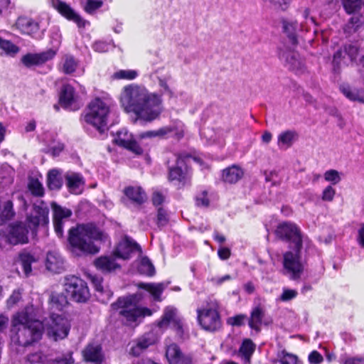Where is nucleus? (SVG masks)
<instances>
[{
    "mask_svg": "<svg viewBox=\"0 0 364 364\" xmlns=\"http://www.w3.org/2000/svg\"><path fill=\"white\" fill-rule=\"evenodd\" d=\"M45 330L44 324L36 318L31 308H25L18 312L12 319V331L16 332V343L27 347L38 342Z\"/></svg>",
    "mask_w": 364,
    "mask_h": 364,
    "instance_id": "f257e3e1",
    "label": "nucleus"
},
{
    "mask_svg": "<svg viewBox=\"0 0 364 364\" xmlns=\"http://www.w3.org/2000/svg\"><path fill=\"white\" fill-rule=\"evenodd\" d=\"M104 232L95 223L77 224L68 230V242L73 250H79L85 255H95L100 247L94 241H102Z\"/></svg>",
    "mask_w": 364,
    "mask_h": 364,
    "instance_id": "f03ea898",
    "label": "nucleus"
},
{
    "mask_svg": "<svg viewBox=\"0 0 364 364\" xmlns=\"http://www.w3.org/2000/svg\"><path fill=\"white\" fill-rule=\"evenodd\" d=\"M111 308L113 311H119V316L126 326H138L143 318L153 314L151 309L137 305L134 295L119 296L111 304Z\"/></svg>",
    "mask_w": 364,
    "mask_h": 364,
    "instance_id": "7ed1b4c3",
    "label": "nucleus"
},
{
    "mask_svg": "<svg viewBox=\"0 0 364 364\" xmlns=\"http://www.w3.org/2000/svg\"><path fill=\"white\" fill-rule=\"evenodd\" d=\"M111 109L108 102L96 97L86 106L81 119L95 127L99 133L104 134L108 129V118Z\"/></svg>",
    "mask_w": 364,
    "mask_h": 364,
    "instance_id": "20e7f679",
    "label": "nucleus"
},
{
    "mask_svg": "<svg viewBox=\"0 0 364 364\" xmlns=\"http://www.w3.org/2000/svg\"><path fill=\"white\" fill-rule=\"evenodd\" d=\"M175 164L167 167V181L178 187L183 188L191 183L193 170L189 164L192 154L187 151L174 154Z\"/></svg>",
    "mask_w": 364,
    "mask_h": 364,
    "instance_id": "39448f33",
    "label": "nucleus"
},
{
    "mask_svg": "<svg viewBox=\"0 0 364 364\" xmlns=\"http://www.w3.org/2000/svg\"><path fill=\"white\" fill-rule=\"evenodd\" d=\"M199 325L207 331H215L221 327V319L216 302H207L205 306L197 309Z\"/></svg>",
    "mask_w": 364,
    "mask_h": 364,
    "instance_id": "423d86ee",
    "label": "nucleus"
},
{
    "mask_svg": "<svg viewBox=\"0 0 364 364\" xmlns=\"http://www.w3.org/2000/svg\"><path fill=\"white\" fill-rule=\"evenodd\" d=\"M150 96L139 86L127 85L121 94V103L124 110L134 113Z\"/></svg>",
    "mask_w": 364,
    "mask_h": 364,
    "instance_id": "0eeeda50",
    "label": "nucleus"
},
{
    "mask_svg": "<svg viewBox=\"0 0 364 364\" xmlns=\"http://www.w3.org/2000/svg\"><path fill=\"white\" fill-rule=\"evenodd\" d=\"M28 234L29 231L26 223L15 221L7 225L1 235L7 245L17 246L29 242Z\"/></svg>",
    "mask_w": 364,
    "mask_h": 364,
    "instance_id": "6e6552de",
    "label": "nucleus"
},
{
    "mask_svg": "<svg viewBox=\"0 0 364 364\" xmlns=\"http://www.w3.org/2000/svg\"><path fill=\"white\" fill-rule=\"evenodd\" d=\"M64 288L70 298L77 303H85L90 296L87 282L75 275L65 277Z\"/></svg>",
    "mask_w": 364,
    "mask_h": 364,
    "instance_id": "1a4fd4ad",
    "label": "nucleus"
},
{
    "mask_svg": "<svg viewBox=\"0 0 364 364\" xmlns=\"http://www.w3.org/2000/svg\"><path fill=\"white\" fill-rule=\"evenodd\" d=\"M162 112L160 102L149 97L145 102L134 112L136 116L134 122L141 120L144 122H152L159 118Z\"/></svg>",
    "mask_w": 364,
    "mask_h": 364,
    "instance_id": "9d476101",
    "label": "nucleus"
},
{
    "mask_svg": "<svg viewBox=\"0 0 364 364\" xmlns=\"http://www.w3.org/2000/svg\"><path fill=\"white\" fill-rule=\"evenodd\" d=\"M301 249L294 247V252L288 251L284 254L283 266L284 274L293 280L299 279L304 270L303 264L300 260Z\"/></svg>",
    "mask_w": 364,
    "mask_h": 364,
    "instance_id": "9b49d317",
    "label": "nucleus"
},
{
    "mask_svg": "<svg viewBox=\"0 0 364 364\" xmlns=\"http://www.w3.org/2000/svg\"><path fill=\"white\" fill-rule=\"evenodd\" d=\"M70 323L69 321L58 314H53L50 316V322L47 328L48 336L54 341L65 338L70 332Z\"/></svg>",
    "mask_w": 364,
    "mask_h": 364,
    "instance_id": "f8f14e48",
    "label": "nucleus"
},
{
    "mask_svg": "<svg viewBox=\"0 0 364 364\" xmlns=\"http://www.w3.org/2000/svg\"><path fill=\"white\" fill-rule=\"evenodd\" d=\"M275 234L282 240L290 242L296 248L302 247V238L299 228L293 223L285 222L279 224Z\"/></svg>",
    "mask_w": 364,
    "mask_h": 364,
    "instance_id": "ddd939ff",
    "label": "nucleus"
},
{
    "mask_svg": "<svg viewBox=\"0 0 364 364\" xmlns=\"http://www.w3.org/2000/svg\"><path fill=\"white\" fill-rule=\"evenodd\" d=\"M52 7L69 21L74 22L79 28H84L87 21L77 13L70 5L62 0H50Z\"/></svg>",
    "mask_w": 364,
    "mask_h": 364,
    "instance_id": "4468645a",
    "label": "nucleus"
},
{
    "mask_svg": "<svg viewBox=\"0 0 364 364\" xmlns=\"http://www.w3.org/2000/svg\"><path fill=\"white\" fill-rule=\"evenodd\" d=\"M33 208L35 215H28L26 223L28 231L31 230L32 235H37L39 225L41 224L43 226H47L49 223V209L38 205H34Z\"/></svg>",
    "mask_w": 364,
    "mask_h": 364,
    "instance_id": "2eb2a0df",
    "label": "nucleus"
},
{
    "mask_svg": "<svg viewBox=\"0 0 364 364\" xmlns=\"http://www.w3.org/2000/svg\"><path fill=\"white\" fill-rule=\"evenodd\" d=\"M77 100L78 95L74 87L68 83L63 84L58 96V104L61 107L65 110L77 111L80 107Z\"/></svg>",
    "mask_w": 364,
    "mask_h": 364,
    "instance_id": "dca6fc26",
    "label": "nucleus"
},
{
    "mask_svg": "<svg viewBox=\"0 0 364 364\" xmlns=\"http://www.w3.org/2000/svg\"><path fill=\"white\" fill-rule=\"evenodd\" d=\"M50 207L53 211V223L55 232L59 237H62L63 236V220L68 219L72 216V210L61 206L55 201L51 202Z\"/></svg>",
    "mask_w": 364,
    "mask_h": 364,
    "instance_id": "f3484780",
    "label": "nucleus"
},
{
    "mask_svg": "<svg viewBox=\"0 0 364 364\" xmlns=\"http://www.w3.org/2000/svg\"><path fill=\"white\" fill-rule=\"evenodd\" d=\"M55 55L56 51L52 48L38 53H28L21 58V62L26 68H31L46 63L54 58Z\"/></svg>",
    "mask_w": 364,
    "mask_h": 364,
    "instance_id": "a211bd4d",
    "label": "nucleus"
},
{
    "mask_svg": "<svg viewBox=\"0 0 364 364\" xmlns=\"http://www.w3.org/2000/svg\"><path fill=\"white\" fill-rule=\"evenodd\" d=\"M166 357L168 364H193L192 355L183 353L180 347L174 343L167 346Z\"/></svg>",
    "mask_w": 364,
    "mask_h": 364,
    "instance_id": "6ab92c4d",
    "label": "nucleus"
},
{
    "mask_svg": "<svg viewBox=\"0 0 364 364\" xmlns=\"http://www.w3.org/2000/svg\"><path fill=\"white\" fill-rule=\"evenodd\" d=\"M83 360L94 364H102L105 360V355L101 344L89 343L82 350Z\"/></svg>",
    "mask_w": 364,
    "mask_h": 364,
    "instance_id": "aec40b11",
    "label": "nucleus"
},
{
    "mask_svg": "<svg viewBox=\"0 0 364 364\" xmlns=\"http://www.w3.org/2000/svg\"><path fill=\"white\" fill-rule=\"evenodd\" d=\"M124 196L132 205L142 206L148 200L147 194L140 186H128L123 190Z\"/></svg>",
    "mask_w": 364,
    "mask_h": 364,
    "instance_id": "412c9836",
    "label": "nucleus"
},
{
    "mask_svg": "<svg viewBox=\"0 0 364 364\" xmlns=\"http://www.w3.org/2000/svg\"><path fill=\"white\" fill-rule=\"evenodd\" d=\"M16 26L22 34L36 39L41 38L39 23L31 18L18 17L16 22Z\"/></svg>",
    "mask_w": 364,
    "mask_h": 364,
    "instance_id": "4be33fe9",
    "label": "nucleus"
},
{
    "mask_svg": "<svg viewBox=\"0 0 364 364\" xmlns=\"http://www.w3.org/2000/svg\"><path fill=\"white\" fill-rule=\"evenodd\" d=\"M135 252H141L140 245L134 240L127 237L123 242L117 245L113 254L116 257L128 259L131 255Z\"/></svg>",
    "mask_w": 364,
    "mask_h": 364,
    "instance_id": "5701e85b",
    "label": "nucleus"
},
{
    "mask_svg": "<svg viewBox=\"0 0 364 364\" xmlns=\"http://www.w3.org/2000/svg\"><path fill=\"white\" fill-rule=\"evenodd\" d=\"M168 284L169 282L166 284L164 282L156 284L140 282L137 284V287L139 289L148 291L152 296L154 301L161 302L162 301L161 295Z\"/></svg>",
    "mask_w": 364,
    "mask_h": 364,
    "instance_id": "b1692460",
    "label": "nucleus"
},
{
    "mask_svg": "<svg viewBox=\"0 0 364 364\" xmlns=\"http://www.w3.org/2000/svg\"><path fill=\"white\" fill-rule=\"evenodd\" d=\"M94 265L97 270L104 274L111 273L121 267L114 258L108 256H100L96 258L94 261Z\"/></svg>",
    "mask_w": 364,
    "mask_h": 364,
    "instance_id": "393cba45",
    "label": "nucleus"
},
{
    "mask_svg": "<svg viewBox=\"0 0 364 364\" xmlns=\"http://www.w3.org/2000/svg\"><path fill=\"white\" fill-rule=\"evenodd\" d=\"M46 265L49 271L56 274L61 273L65 269L63 259L55 252H48Z\"/></svg>",
    "mask_w": 364,
    "mask_h": 364,
    "instance_id": "a878e982",
    "label": "nucleus"
},
{
    "mask_svg": "<svg viewBox=\"0 0 364 364\" xmlns=\"http://www.w3.org/2000/svg\"><path fill=\"white\" fill-rule=\"evenodd\" d=\"M66 187L72 194L80 193V187L85 183L84 178L79 173H71L65 175Z\"/></svg>",
    "mask_w": 364,
    "mask_h": 364,
    "instance_id": "bb28decb",
    "label": "nucleus"
},
{
    "mask_svg": "<svg viewBox=\"0 0 364 364\" xmlns=\"http://www.w3.org/2000/svg\"><path fill=\"white\" fill-rule=\"evenodd\" d=\"M154 341L149 334H145L135 341V344L129 349V354L139 357L150 346L154 344Z\"/></svg>",
    "mask_w": 364,
    "mask_h": 364,
    "instance_id": "cd10ccee",
    "label": "nucleus"
},
{
    "mask_svg": "<svg viewBox=\"0 0 364 364\" xmlns=\"http://www.w3.org/2000/svg\"><path fill=\"white\" fill-rule=\"evenodd\" d=\"M63 185L61 171L53 168L50 170L46 176V186L50 191H60Z\"/></svg>",
    "mask_w": 364,
    "mask_h": 364,
    "instance_id": "c85d7f7f",
    "label": "nucleus"
},
{
    "mask_svg": "<svg viewBox=\"0 0 364 364\" xmlns=\"http://www.w3.org/2000/svg\"><path fill=\"white\" fill-rule=\"evenodd\" d=\"M280 58L286 63V65L290 70H297L302 67V63L296 53L292 51L284 52L280 55Z\"/></svg>",
    "mask_w": 364,
    "mask_h": 364,
    "instance_id": "c756f323",
    "label": "nucleus"
},
{
    "mask_svg": "<svg viewBox=\"0 0 364 364\" xmlns=\"http://www.w3.org/2000/svg\"><path fill=\"white\" fill-rule=\"evenodd\" d=\"M18 259L25 275L28 277L32 272L31 265L36 262V259L31 252L23 250L19 252Z\"/></svg>",
    "mask_w": 364,
    "mask_h": 364,
    "instance_id": "7c9ffc66",
    "label": "nucleus"
},
{
    "mask_svg": "<svg viewBox=\"0 0 364 364\" xmlns=\"http://www.w3.org/2000/svg\"><path fill=\"white\" fill-rule=\"evenodd\" d=\"M264 316V312L262 308L255 307L251 312L250 318L249 319V326L255 330L257 332L260 331L262 318Z\"/></svg>",
    "mask_w": 364,
    "mask_h": 364,
    "instance_id": "2f4dec72",
    "label": "nucleus"
},
{
    "mask_svg": "<svg viewBox=\"0 0 364 364\" xmlns=\"http://www.w3.org/2000/svg\"><path fill=\"white\" fill-rule=\"evenodd\" d=\"M255 350V345L250 339H245L242 342L240 349L239 354L243 359L245 363H249L250 358Z\"/></svg>",
    "mask_w": 364,
    "mask_h": 364,
    "instance_id": "473e14b6",
    "label": "nucleus"
},
{
    "mask_svg": "<svg viewBox=\"0 0 364 364\" xmlns=\"http://www.w3.org/2000/svg\"><path fill=\"white\" fill-rule=\"evenodd\" d=\"M28 190L31 194L37 198H42L45 195V189L42 183L34 177H30L27 185Z\"/></svg>",
    "mask_w": 364,
    "mask_h": 364,
    "instance_id": "72a5a7b5",
    "label": "nucleus"
},
{
    "mask_svg": "<svg viewBox=\"0 0 364 364\" xmlns=\"http://www.w3.org/2000/svg\"><path fill=\"white\" fill-rule=\"evenodd\" d=\"M137 271L140 274L149 277H153L156 273L154 264L146 256L141 257L137 267Z\"/></svg>",
    "mask_w": 364,
    "mask_h": 364,
    "instance_id": "f704fd0d",
    "label": "nucleus"
},
{
    "mask_svg": "<svg viewBox=\"0 0 364 364\" xmlns=\"http://www.w3.org/2000/svg\"><path fill=\"white\" fill-rule=\"evenodd\" d=\"M296 136V134L294 131L287 130L282 132L278 136L277 144L279 147L285 149L290 147Z\"/></svg>",
    "mask_w": 364,
    "mask_h": 364,
    "instance_id": "c9c22d12",
    "label": "nucleus"
},
{
    "mask_svg": "<svg viewBox=\"0 0 364 364\" xmlns=\"http://www.w3.org/2000/svg\"><path fill=\"white\" fill-rule=\"evenodd\" d=\"M14 216V203L12 200H8L4 203L2 210L0 212V225L11 220Z\"/></svg>",
    "mask_w": 364,
    "mask_h": 364,
    "instance_id": "e433bc0d",
    "label": "nucleus"
},
{
    "mask_svg": "<svg viewBox=\"0 0 364 364\" xmlns=\"http://www.w3.org/2000/svg\"><path fill=\"white\" fill-rule=\"evenodd\" d=\"M341 90L350 100L364 103V92L363 90L352 89L348 86L341 87Z\"/></svg>",
    "mask_w": 364,
    "mask_h": 364,
    "instance_id": "4c0bfd02",
    "label": "nucleus"
},
{
    "mask_svg": "<svg viewBox=\"0 0 364 364\" xmlns=\"http://www.w3.org/2000/svg\"><path fill=\"white\" fill-rule=\"evenodd\" d=\"M134 137L129 132L122 129L117 132L113 143L119 147L124 148Z\"/></svg>",
    "mask_w": 364,
    "mask_h": 364,
    "instance_id": "58836bf2",
    "label": "nucleus"
},
{
    "mask_svg": "<svg viewBox=\"0 0 364 364\" xmlns=\"http://www.w3.org/2000/svg\"><path fill=\"white\" fill-rule=\"evenodd\" d=\"M176 318V309L173 307L167 306L165 308L163 315L158 321L157 326L160 328H163L168 326L171 322H173Z\"/></svg>",
    "mask_w": 364,
    "mask_h": 364,
    "instance_id": "ea45409f",
    "label": "nucleus"
},
{
    "mask_svg": "<svg viewBox=\"0 0 364 364\" xmlns=\"http://www.w3.org/2000/svg\"><path fill=\"white\" fill-rule=\"evenodd\" d=\"M345 11L353 14L360 11L363 5L362 0H341Z\"/></svg>",
    "mask_w": 364,
    "mask_h": 364,
    "instance_id": "a19ab883",
    "label": "nucleus"
},
{
    "mask_svg": "<svg viewBox=\"0 0 364 364\" xmlns=\"http://www.w3.org/2000/svg\"><path fill=\"white\" fill-rule=\"evenodd\" d=\"M297 22L283 21L284 31L287 33L289 39L293 45L297 44V36L296 33Z\"/></svg>",
    "mask_w": 364,
    "mask_h": 364,
    "instance_id": "79ce46f5",
    "label": "nucleus"
},
{
    "mask_svg": "<svg viewBox=\"0 0 364 364\" xmlns=\"http://www.w3.org/2000/svg\"><path fill=\"white\" fill-rule=\"evenodd\" d=\"M50 304L53 308L58 311H63L68 304V299L63 294H53L50 296Z\"/></svg>",
    "mask_w": 364,
    "mask_h": 364,
    "instance_id": "37998d69",
    "label": "nucleus"
},
{
    "mask_svg": "<svg viewBox=\"0 0 364 364\" xmlns=\"http://www.w3.org/2000/svg\"><path fill=\"white\" fill-rule=\"evenodd\" d=\"M363 24L360 16H353L345 26L344 31L346 33L351 34L358 31Z\"/></svg>",
    "mask_w": 364,
    "mask_h": 364,
    "instance_id": "c03bdc74",
    "label": "nucleus"
},
{
    "mask_svg": "<svg viewBox=\"0 0 364 364\" xmlns=\"http://www.w3.org/2000/svg\"><path fill=\"white\" fill-rule=\"evenodd\" d=\"M77 63L73 55H66L63 63L62 70L66 75L73 73L77 68Z\"/></svg>",
    "mask_w": 364,
    "mask_h": 364,
    "instance_id": "a18cd8bd",
    "label": "nucleus"
},
{
    "mask_svg": "<svg viewBox=\"0 0 364 364\" xmlns=\"http://www.w3.org/2000/svg\"><path fill=\"white\" fill-rule=\"evenodd\" d=\"M195 205L198 208H208L210 205V198L208 197V192L206 190H203L198 192L195 198Z\"/></svg>",
    "mask_w": 364,
    "mask_h": 364,
    "instance_id": "49530a36",
    "label": "nucleus"
},
{
    "mask_svg": "<svg viewBox=\"0 0 364 364\" xmlns=\"http://www.w3.org/2000/svg\"><path fill=\"white\" fill-rule=\"evenodd\" d=\"M138 76V73L134 70H119L113 74L115 80H132Z\"/></svg>",
    "mask_w": 364,
    "mask_h": 364,
    "instance_id": "de8ad7c7",
    "label": "nucleus"
},
{
    "mask_svg": "<svg viewBox=\"0 0 364 364\" xmlns=\"http://www.w3.org/2000/svg\"><path fill=\"white\" fill-rule=\"evenodd\" d=\"M244 175L242 168L237 165L229 167V183H235L240 180Z\"/></svg>",
    "mask_w": 364,
    "mask_h": 364,
    "instance_id": "09e8293b",
    "label": "nucleus"
},
{
    "mask_svg": "<svg viewBox=\"0 0 364 364\" xmlns=\"http://www.w3.org/2000/svg\"><path fill=\"white\" fill-rule=\"evenodd\" d=\"M103 5L102 0H86L83 10L88 14H92Z\"/></svg>",
    "mask_w": 364,
    "mask_h": 364,
    "instance_id": "8fccbe9b",
    "label": "nucleus"
},
{
    "mask_svg": "<svg viewBox=\"0 0 364 364\" xmlns=\"http://www.w3.org/2000/svg\"><path fill=\"white\" fill-rule=\"evenodd\" d=\"M0 48L4 50L7 54H16L19 51V48L13 43L11 41L3 39L0 37Z\"/></svg>",
    "mask_w": 364,
    "mask_h": 364,
    "instance_id": "3c124183",
    "label": "nucleus"
},
{
    "mask_svg": "<svg viewBox=\"0 0 364 364\" xmlns=\"http://www.w3.org/2000/svg\"><path fill=\"white\" fill-rule=\"evenodd\" d=\"M136 156H142L144 153V149L135 139H132L124 148Z\"/></svg>",
    "mask_w": 364,
    "mask_h": 364,
    "instance_id": "603ef678",
    "label": "nucleus"
},
{
    "mask_svg": "<svg viewBox=\"0 0 364 364\" xmlns=\"http://www.w3.org/2000/svg\"><path fill=\"white\" fill-rule=\"evenodd\" d=\"M169 218L167 214V211L163 207H159L157 208L156 221L157 226L161 228L168 223Z\"/></svg>",
    "mask_w": 364,
    "mask_h": 364,
    "instance_id": "864d4df0",
    "label": "nucleus"
},
{
    "mask_svg": "<svg viewBox=\"0 0 364 364\" xmlns=\"http://www.w3.org/2000/svg\"><path fill=\"white\" fill-rule=\"evenodd\" d=\"M48 357L41 351L31 353L28 355V360L31 363L46 364Z\"/></svg>",
    "mask_w": 364,
    "mask_h": 364,
    "instance_id": "5fc2aeb1",
    "label": "nucleus"
},
{
    "mask_svg": "<svg viewBox=\"0 0 364 364\" xmlns=\"http://www.w3.org/2000/svg\"><path fill=\"white\" fill-rule=\"evenodd\" d=\"M324 178L326 181L331 182L333 185L338 183L341 178L338 171L334 169H331L325 172Z\"/></svg>",
    "mask_w": 364,
    "mask_h": 364,
    "instance_id": "6e6d98bb",
    "label": "nucleus"
},
{
    "mask_svg": "<svg viewBox=\"0 0 364 364\" xmlns=\"http://www.w3.org/2000/svg\"><path fill=\"white\" fill-rule=\"evenodd\" d=\"M90 281L96 291L102 294L104 291L102 286V277L97 275L90 276Z\"/></svg>",
    "mask_w": 364,
    "mask_h": 364,
    "instance_id": "4d7b16f0",
    "label": "nucleus"
},
{
    "mask_svg": "<svg viewBox=\"0 0 364 364\" xmlns=\"http://www.w3.org/2000/svg\"><path fill=\"white\" fill-rule=\"evenodd\" d=\"M344 52L349 56L351 61L356 60L358 54V48L355 46L349 44L344 47Z\"/></svg>",
    "mask_w": 364,
    "mask_h": 364,
    "instance_id": "13d9d810",
    "label": "nucleus"
},
{
    "mask_svg": "<svg viewBox=\"0 0 364 364\" xmlns=\"http://www.w3.org/2000/svg\"><path fill=\"white\" fill-rule=\"evenodd\" d=\"M335 194H336L335 189L332 186H328L323 191L321 199L323 201H332L333 200Z\"/></svg>",
    "mask_w": 364,
    "mask_h": 364,
    "instance_id": "bf43d9fd",
    "label": "nucleus"
},
{
    "mask_svg": "<svg viewBox=\"0 0 364 364\" xmlns=\"http://www.w3.org/2000/svg\"><path fill=\"white\" fill-rule=\"evenodd\" d=\"M246 319V315L238 314L235 316L229 318V324L233 326H241L245 324Z\"/></svg>",
    "mask_w": 364,
    "mask_h": 364,
    "instance_id": "052dcab7",
    "label": "nucleus"
},
{
    "mask_svg": "<svg viewBox=\"0 0 364 364\" xmlns=\"http://www.w3.org/2000/svg\"><path fill=\"white\" fill-rule=\"evenodd\" d=\"M152 204L155 207H161V205L165 201V196L162 193L159 191H156L152 194L151 197Z\"/></svg>",
    "mask_w": 364,
    "mask_h": 364,
    "instance_id": "680f3d73",
    "label": "nucleus"
},
{
    "mask_svg": "<svg viewBox=\"0 0 364 364\" xmlns=\"http://www.w3.org/2000/svg\"><path fill=\"white\" fill-rule=\"evenodd\" d=\"M297 294V291L294 289H284L280 296V300L283 301H288L294 299Z\"/></svg>",
    "mask_w": 364,
    "mask_h": 364,
    "instance_id": "e2e57ef3",
    "label": "nucleus"
},
{
    "mask_svg": "<svg viewBox=\"0 0 364 364\" xmlns=\"http://www.w3.org/2000/svg\"><path fill=\"white\" fill-rule=\"evenodd\" d=\"M175 128L173 127H163L156 131V136L159 138H164L167 134L173 132Z\"/></svg>",
    "mask_w": 364,
    "mask_h": 364,
    "instance_id": "0e129e2a",
    "label": "nucleus"
},
{
    "mask_svg": "<svg viewBox=\"0 0 364 364\" xmlns=\"http://www.w3.org/2000/svg\"><path fill=\"white\" fill-rule=\"evenodd\" d=\"M281 364H297V357L294 355L286 353L280 359Z\"/></svg>",
    "mask_w": 364,
    "mask_h": 364,
    "instance_id": "69168bd1",
    "label": "nucleus"
},
{
    "mask_svg": "<svg viewBox=\"0 0 364 364\" xmlns=\"http://www.w3.org/2000/svg\"><path fill=\"white\" fill-rule=\"evenodd\" d=\"M322 355L317 351H312L309 355V361L311 364H319L323 361Z\"/></svg>",
    "mask_w": 364,
    "mask_h": 364,
    "instance_id": "338daca9",
    "label": "nucleus"
},
{
    "mask_svg": "<svg viewBox=\"0 0 364 364\" xmlns=\"http://www.w3.org/2000/svg\"><path fill=\"white\" fill-rule=\"evenodd\" d=\"M21 294L19 291H14L11 295L7 299V305L12 306L16 304L21 299Z\"/></svg>",
    "mask_w": 364,
    "mask_h": 364,
    "instance_id": "774afa93",
    "label": "nucleus"
}]
</instances>
